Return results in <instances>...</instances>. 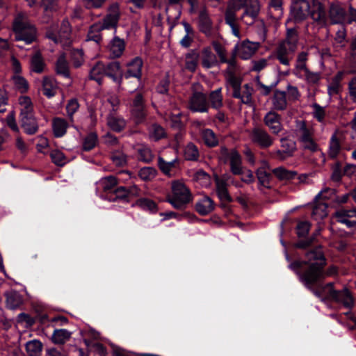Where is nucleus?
Listing matches in <instances>:
<instances>
[{
  "label": "nucleus",
  "instance_id": "nucleus-1",
  "mask_svg": "<svg viewBox=\"0 0 356 356\" xmlns=\"http://www.w3.org/2000/svg\"><path fill=\"white\" fill-rule=\"evenodd\" d=\"M314 239V236H312L308 239L300 240L296 243L295 246L300 249L311 248L305 254V261L296 260L289 265V268L296 273L302 284L311 275L316 277L321 274L322 268L327 265V259L322 246L318 245L312 247Z\"/></svg>",
  "mask_w": 356,
  "mask_h": 356
},
{
  "label": "nucleus",
  "instance_id": "nucleus-2",
  "mask_svg": "<svg viewBox=\"0 0 356 356\" xmlns=\"http://www.w3.org/2000/svg\"><path fill=\"white\" fill-rule=\"evenodd\" d=\"M13 29L17 41L31 44L36 40V28L31 22L26 13L19 12L16 14L13 22Z\"/></svg>",
  "mask_w": 356,
  "mask_h": 356
},
{
  "label": "nucleus",
  "instance_id": "nucleus-3",
  "mask_svg": "<svg viewBox=\"0 0 356 356\" xmlns=\"http://www.w3.org/2000/svg\"><path fill=\"white\" fill-rule=\"evenodd\" d=\"M296 135L302 149L311 152L318 150V145L314 139L315 130L312 126L307 124L306 121H296Z\"/></svg>",
  "mask_w": 356,
  "mask_h": 356
},
{
  "label": "nucleus",
  "instance_id": "nucleus-4",
  "mask_svg": "<svg viewBox=\"0 0 356 356\" xmlns=\"http://www.w3.org/2000/svg\"><path fill=\"white\" fill-rule=\"evenodd\" d=\"M171 189L172 193L168 195L167 200L174 208L184 209L192 201V194L184 184L174 181L172 183Z\"/></svg>",
  "mask_w": 356,
  "mask_h": 356
},
{
  "label": "nucleus",
  "instance_id": "nucleus-5",
  "mask_svg": "<svg viewBox=\"0 0 356 356\" xmlns=\"http://www.w3.org/2000/svg\"><path fill=\"white\" fill-rule=\"evenodd\" d=\"M252 0H229L225 11V21L231 28L233 34L240 38V27L238 23L237 12L244 8Z\"/></svg>",
  "mask_w": 356,
  "mask_h": 356
},
{
  "label": "nucleus",
  "instance_id": "nucleus-6",
  "mask_svg": "<svg viewBox=\"0 0 356 356\" xmlns=\"http://www.w3.org/2000/svg\"><path fill=\"white\" fill-rule=\"evenodd\" d=\"M143 63L140 58L136 57L127 64L124 74L125 84L131 92L136 90L141 83L142 67Z\"/></svg>",
  "mask_w": 356,
  "mask_h": 356
},
{
  "label": "nucleus",
  "instance_id": "nucleus-7",
  "mask_svg": "<svg viewBox=\"0 0 356 356\" xmlns=\"http://www.w3.org/2000/svg\"><path fill=\"white\" fill-rule=\"evenodd\" d=\"M131 120L136 124L145 122L147 117V109L143 95L138 92L134 96L130 106Z\"/></svg>",
  "mask_w": 356,
  "mask_h": 356
},
{
  "label": "nucleus",
  "instance_id": "nucleus-8",
  "mask_svg": "<svg viewBox=\"0 0 356 356\" xmlns=\"http://www.w3.org/2000/svg\"><path fill=\"white\" fill-rule=\"evenodd\" d=\"M120 17L119 4L113 3L108 8V13L103 18L100 23L93 24L96 29H109L116 28Z\"/></svg>",
  "mask_w": 356,
  "mask_h": 356
},
{
  "label": "nucleus",
  "instance_id": "nucleus-9",
  "mask_svg": "<svg viewBox=\"0 0 356 356\" xmlns=\"http://www.w3.org/2000/svg\"><path fill=\"white\" fill-rule=\"evenodd\" d=\"M311 11V3L307 0H293L291 6V17L295 22L305 20Z\"/></svg>",
  "mask_w": 356,
  "mask_h": 356
},
{
  "label": "nucleus",
  "instance_id": "nucleus-10",
  "mask_svg": "<svg viewBox=\"0 0 356 356\" xmlns=\"http://www.w3.org/2000/svg\"><path fill=\"white\" fill-rule=\"evenodd\" d=\"M260 8L259 0H252L250 4L243 8V13L238 17V21L248 26L252 25L259 18Z\"/></svg>",
  "mask_w": 356,
  "mask_h": 356
},
{
  "label": "nucleus",
  "instance_id": "nucleus-11",
  "mask_svg": "<svg viewBox=\"0 0 356 356\" xmlns=\"http://www.w3.org/2000/svg\"><path fill=\"white\" fill-rule=\"evenodd\" d=\"M188 108L193 112L207 113L209 108L207 95L202 92H193L189 99Z\"/></svg>",
  "mask_w": 356,
  "mask_h": 356
},
{
  "label": "nucleus",
  "instance_id": "nucleus-12",
  "mask_svg": "<svg viewBox=\"0 0 356 356\" xmlns=\"http://www.w3.org/2000/svg\"><path fill=\"white\" fill-rule=\"evenodd\" d=\"M250 138L253 143L257 145L262 149L270 147L274 141L273 137L261 127H254L250 134Z\"/></svg>",
  "mask_w": 356,
  "mask_h": 356
},
{
  "label": "nucleus",
  "instance_id": "nucleus-13",
  "mask_svg": "<svg viewBox=\"0 0 356 356\" xmlns=\"http://www.w3.org/2000/svg\"><path fill=\"white\" fill-rule=\"evenodd\" d=\"M304 285L322 300L331 301L335 291L334 283L332 282H330L326 284H322L321 282H319L312 284L310 285Z\"/></svg>",
  "mask_w": 356,
  "mask_h": 356
},
{
  "label": "nucleus",
  "instance_id": "nucleus-14",
  "mask_svg": "<svg viewBox=\"0 0 356 356\" xmlns=\"http://www.w3.org/2000/svg\"><path fill=\"white\" fill-rule=\"evenodd\" d=\"M343 140L342 132L336 130L331 136L327 149V156L332 160H335L339 156L341 151V145Z\"/></svg>",
  "mask_w": 356,
  "mask_h": 356
},
{
  "label": "nucleus",
  "instance_id": "nucleus-15",
  "mask_svg": "<svg viewBox=\"0 0 356 356\" xmlns=\"http://www.w3.org/2000/svg\"><path fill=\"white\" fill-rule=\"evenodd\" d=\"M309 16L321 26L326 24L327 17L325 7L318 0H312L311 11Z\"/></svg>",
  "mask_w": 356,
  "mask_h": 356
},
{
  "label": "nucleus",
  "instance_id": "nucleus-16",
  "mask_svg": "<svg viewBox=\"0 0 356 356\" xmlns=\"http://www.w3.org/2000/svg\"><path fill=\"white\" fill-rule=\"evenodd\" d=\"M296 51V49L287 47L284 44L279 43L275 50V56L282 65L289 66Z\"/></svg>",
  "mask_w": 356,
  "mask_h": 356
},
{
  "label": "nucleus",
  "instance_id": "nucleus-17",
  "mask_svg": "<svg viewBox=\"0 0 356 356\" xmlns=\"http://www.w3.org/2000/svg\"><path fill=\"white\" fill-rule=\"evenodd\" d=\"M6 307L10 310L19 309L24 304L23 296L17 291L10 289L4 293Z\"/></svg>",
  "mask_w": 356,
  "mask_h": 356
},
{
  "label": "nucleus",
  "instance_id": "nucleus-18",
  "mask_svg": "<svg viewBox=\"0 0 356 356\" xmlns=\"http://www.w3.org/2000/svg\"><path fill=\"white\" fill-rule=\"evenodd\" d=\"M281 119V115L276 112L269 111L264 116V122L273 134L277 135L282 130Z\"/></svg>",
  "mask_w": 356,
  "mask_h": 356
},
{
  "label": "nucleus",
  "instance_id": "nucleus-19",
  "mask_svg": "<svg viewBox=\"0 0 356 356\" xmlns=\"http://www.w3.org/2000/svg\"><path fill=\"white\" fill-rule=\"evenodd\" d=\"M331 301L343 305L345 307L352 308L354 306V298L351 292L347 289L335 290Z\"/></svg>",
  "mask_w": 356,
  "mask_h": 356
},
{
  "label": "nucleus",
  "instance_id": "nucleus-20",
  "mask_svg": "<svg viewBox=\"0 0 356 356\" xmlns=\"http://www.w3.org/2000/svg\"><path fill=\"white\" fill-rule=\"evenodd\" d=\"M334 216L338 222L346 224L348 227L356 225V209H339L335 211Z\"/></svg>",
  "mask_w": 356,
  "mask_h": 356
},
{
  "label": "nucleus",
  "instance_id": "nucleus-21",
  "mask_svg": "<svg viewBox=\"0 0 356 356\" xmlns=\"http://www.w3.org/2000/svg\"><path fill=\"white\" fill-rule=\"evenodd\" d=\"M269 170V163L266 161L263 160L261 161V166L256 171V175L259 184L267 188H270V183L272 179V175Z\"/></svg>",
  "mask_w": 356,
  "mask_h": 356
},
{
  "label": "nucleus",
  "instance_id": "nucleus-22",
  "mask_svg": "<svg viewBox=\"0 0 356 356\" xmlns=\"http://www.w3.org/2000/svg\"><path fill=\"white\" fill-rule=\"evenodd\" d=\"M280 141L282 149L277 150L276 154L282 159L292 156L297 149L296 141L288 138H283Z\"/></svg>",
  "mask_w": 356,
  "mask_h": 356
},
{
  "label": "nucleus",
  "instance_id": "nucleus-23",
  "mask_svg": "<svg viewBox=\"0 0 356 356\" xmlns=\"http://www.w3.org/2000/svg\"><path fill=\"white\" fill-rule=\"evenodd\" d=\"M199 30L207 36L211 35L213 22L206 8L200 11L198 16Z\"/></svg>",
  "mask_w": 356,
  "mask_h": 356
},
{
  "label": "nucleus",
  "instance_id": "nucleus-24",
  "mask_svg": "<svg viewBox=\"0 0 356 356\" xmlns=\"http://www.w3.org/2000/svg\"><path fill=\"white\" fill-rule=\"evenodd\" d=\"M321 274L316 277L311 275L303 284L310 285L312 284L322 282L327 277L336 275L338 273V268L336 266H330L326 270L325 267L321 269Z\"/></svg>",
  "mask_w": 356,
  "mask_h": 356
},
{
  "label": "nucleus",
  "instance_id": "nucleus-25",
  "mask_svg": "<svg viewBox=\"0 0 356 356\" xmlns=\"http://www.w3.org/2000/svg\"><path fill=\"white\" fill-rule=\"evenodd\" d=\"M21 127L24 131L29 134H35L38 130V122L34 114L20 117Z\"/></svg>",
  "mask_w": 356,
  "mask_h": 356
},
{
  "label": "nucleus",
  "instance_id": "nucleus-26",
  "mask_svg": "<svg viewBox=\"0 0 356 356\" xmlns=\"http://www.w3.org/2000/svg\"><path fill=\"white\" fill-rule=\"evenodd\" d=\"M289 101L285 91L275 90L272 97V104L275 110L284 111L286 109Z\"/></svg>",
  "mask_w": 356,
  "mask_h": 356
},
{
  "label": "nucleus",
  "instance_id": "nucleus-27",
  "mask_svg": "<svg viewBox=\"0 0 356 356\" xmlns=\"http://www.w3.org/2000/svg\"><path fill=\"white\" fill-rule=\"evenodd\" d=\"M238 47L240 50V57L242 59H248L258 50L259 43L245 40L239 44Z\"/></svg>",
  "mask_w": 356,
  "mask_h": 356
},
{
  "label": "nucleus",
  "instance_id": "nucleus-28",
  "mask_svg": "<svg viewBox=\"0 0 356 356\" xmlns=\"http://www.w3.org/2000/svg\"><path fill=\"white\" fill-rule=\"evenodd\" d=\"M329 16L332 23H341L345 19L346 10L338 3H332L330 6Z\"/></svg>",
  "mask_w": 356,
  "mask_h": 356
},
{
  "label": "nucleus",
  "instance_id": "nucleus-29",
  "mask_svg": "<svg viewBox=\"0 0 356 356\" xmlns=\"http://www.w3.org/2000/svg\"><path fill=\"white\" fill-rule=\"evenodd\" d=\"M125 49V42L123 39L119 37H114L109 44L110 57L112 58H119L122 56Z\"/></svg>",
  "mask_w": 356,
  "mask_h": 356
},
{
  "label": "nucleus",
  "instance_id": "nucleus-30",
  "mask_svg": "<svg viewBox=\"0 0 356 356\" xmlns=\"http://www.w3.org/2000/svg\"><path fill=\"white\" fill-rule=\"evenodd\" d=\"M121 66L118 61H113L104 65V75L111 77L114 81L118 82L121 84L122 81V76L120 78L118 77V73L120 71Z\"/></svg>",
  "mask_w": 356,
  "mask_h": 356
},
{
  "label": "nucleus",
  "instance_id": "nucleus-31",
  "mask_svg": "<svg viewBox=\"0 0 356 356\" xmlns=\"http://www.w3.org/2000/svg\"><path fill=\"white\" fill-rule=\"evenodd\" d=\"M71 26L68 20H63L59 31L58 35L60 37V43L63 46H69L71 43Z\"/></svg>",
  "mask_w": 356,
  "mask_h": 356
},
{
  "label": "nucleus",
  "instance_id": "nucleus-32",
  "mask_svg": "<svg viewBox=\"0 0 356 356\" xmlns=\"http://www.w3.org/2000/svg\"><path fill=\"white\" fill-rule=\"evenodd\" d=\"M29 7L39 6L44 8V12H54L58 8L56 0H26Z\"/></svg>",
  "mask_w": 356,
  "mask_h": 356
},
{
  "label": "nucleus",
  "instance_id": "nucleus-33",
  "mask_svg": "<svg viewBox=\"0 0 356 356\" xmlns=\"http://www.w3.org/2000/svg\"><path fill=\"white\" fill-rule=\"evenodd\" d=\"M55 70L57 74L62 75L65 78H70V67L66 60L65 54H62L58 58L55 65Z\"/></svg>",
  "mask_w": 356,
  "mask_h": 356
},
{
  "label": "nucleus",
  "instance_id": "nucleus-34",
  "mask_svg": "<svg viewBox=\"0 0 356 356\" xmlns=\"http://www.w3.org/2000/svg\"><path fill=\"white\" fill-rule=\"evenodd\" d=\"M230 170L234 175H241L243 173L241 156L236 149L230 152Z\"/></svg>",
  "mask_w": 356,
  "mask_h": 356
},
{
  "label": "nucleus",
  "instance_id": "nucleus-35",
  "mask_svg": "<svg viewBox=\"0 0 356 356\" xmlns=\"http://www.w3.org/2000/svg\"><path fill=\"white\" fill-rule=\"evenodd\" d=\"M45 63L40 51H36L31 58L30 68L32 72L38 74L43 72Z\"/></svg>",
  "mask_w": 356,
  "mask_h": 356
},
{
  "label": "nucleus",
  "instance_id": "nucleus-36",
  "mask_svg": "<svg viewBox=\"0 0 356 356\" xmlns=\"http://www.w3.org/2000/svg\"><path fill=\"white\" fill-rule=\"evenodd\" d=\"M209 107L214 109L220 110L223 106V97L221 92V88L211 91L207 96Z\"/></svg>",
  "mask_w": 356,
  "mask_h": 356
},
{
  "label": "nucleus",
  "instance_id": "nucleus-37",
  "mask_svg": "<svg viewBox=\"0 0 356 356\" xmlns=\"http://www.w3.org/2000/svg\"><path fill=\"white\" fill-rule=\"evenodd\" d=\"M195 209L202 216L207 215L214 209L213 201L209 197H204L195 204Z\"/></svg>",
  "mask_w": 356,
  "mask_h": 356
},
{
  "label": "nucleus",
  "instance_id": "nucleus-38",
  "mask_svg": "<svg viewBox=\"0 0 356 356\" xmlns=\"http://www.w3.org/2000/svg\"><path fill=\"white\" fill-rule=\"evenodd\" d=\"M68 122L61 118H54L52 120V129L56 137L63 136L67 131Z\"/></svg>",
  "mask_w": 356,
  "mask_h": 356
},
{
  "label": "nucleus",
  "instance_id": "nucleus-39",
  "mask_svg": "<svg viewBox=\"0 0 356 356\" xmlns=\"http://www.w3.org/2000/svg\"><path fill=\"white\" fill-rule=\"evenodd\" d=\"M226 82L229 84L232 88L233 89L232 97H240V90L242 80L241 78L236 76L233 73H226Z\"/></svg>",
  "mask_w": 356,
  "mask_h": 356
},
{
  "label": "nucleus",
  "instance_id": "nucleus-40",
  "mask_svg": "<svg viewBox=\"0 0 356 356\" xmlns=\"http://www.w3.org/2000/svg\"><path fill=\"white\" fill-rule=\"evenodd\" d=\"M199 57L200 54L195 50H191L186 54L185 56V68L191 72H194L198 65Z\"/></svg>",
  "mask_w": 356,
  "mask_h": 356
},
{
  "label": "nucleus",
  "instance_id": "nucleus-41",
  "mask_svg": "<svg viewBox=\"0 0 356 356\" xmlns=\"http://www.w3.org/2000/svg\"><path fill=\"white\" fill-rule=\"evenodd\" d=\"M298 42V34L296 29H288L286 30V38L280 43L284 44L287 47L297 49Z\"/></svg>",
  "mask_w": 356,
  "mask_h": 356
},
{
  "label": "nucleus",
  "instance_id": "nucleus-42",
  "mask_svg": "<svg viewBox=\"0 0 356 356\" xmlns=\"http://www.w3.org/2000/svg\"><path fill=\"white\" fill-rule=\"evenodd\" d=\"M304 73L303 76L307 84L311 87L318 86L321 79V74L311 71L308 67L302 71Z\"/></svg>",
  "mask_w": 356,
  "mask_h": 356
},
{
  "label": "nucleus",
  "instance_id": "nucleus-43",
  "mask_svg": "<svg viewBox=\"0 0 356 356\" xmlns=\"http://www.w3.org/2000/svg\"><path fill=\"white\" fill-rule=\"evenodd\" d=\"M216 56L210 47H205L202 50V65L205 68H210L216 63Z\"/></svg>",
  "mask_w": 356,
  "mask_h": 356
},
{
  "label": "nucleus",
  "instance_id": "nucleus-44",
  "mask_svg": "<svg viewBox=\"0 0 356 356\" xmlns=\"http://www.w3.org/2000/svg\"><path fill=\"white\" fill-rule=\"evenodd\" d=\"M20 105V117L33 114V105L28 96H22L19 98Z\"/></svg>",
  "mask_w": 356,
  "mask_h": 356
},
{
  "label": "nucleus",
  "instance_id": "nucleus-45",
  "mask_svg": "<svg viewBox=\"0 0 356 356\" xmlns=\"http://www.w3.org/2000/svg\"><path fill=\"white\" fill-rule=\"evenodd\" d=\"M216 191L219 198L221 200H225L228 202H231L232 199L228 193L227 188V183L222 179L218 178L216 179Z\"/></svg>",
  "mask_w": 356,
  "mask_h": 356
},
{
  "label": "nucleus",
  "instance_id": "nucleus-46",
  "mask_svg": "<svg viewBox=\"0 0 356 356\" xmlns=\"http://www.w3.org/2000/svg\"><path fill=\"white\" fill-rule=\"evenodd\" d=\"M103 75H104V64L99 61L97 62L90 70V79L96 81L100 85Z\"/></svg>",
  "mask_w": 356,
  "mask_h": 356
},
{
  "label": "nucleus",
  "instance_id": "nucleus-47",
  "mask_svg": "<svg viewBox=\"0 0 356 356\" xmlns=\"http://www.w3.org/2000/svg\"><path fill=\"white\" fill-rule=\"evenodd\" d=\"M274 175L281 181L291 180L297 176V172L293 170H288L284 167H279L272 170Z\"/></svg>",
  "mask_w": 356,
  "mask_h": 356
},
{
  "label": "nucleus",
  "instance_id": "nucleus-48",
  "mask_svg": "<svg viewBox=\"0 0 356 356\" xmlns=\"http://www.w3.org/2000/svg\"><path fill=\"white\" fill-rule=\"evenodd\" d=\"M42 343L37 339L26 343V350L29 356H40L42 350Z\"/></svg>",
  "mask_w": 356,
  "mask_h": 356
},
{
  "label": "nucleus",
  "instance_id": "nucleus-49",
  "mask_svg": "<svg viewBox=\"0 0 356 356\" xmlns=\"http://www.w3.org/2000/svg\"><path fill=\"white\" fill-rule=\"evenodd\" d=\"M71 334L67 330H56L52 334L51 341L56 344H63L71 337Z\"/></svg>",
  "mask_w": 356,
  "mask_h": 356
},
{
  "label": "nucleus",
  "instance_id": "nucleus-50",
  "mask_svg": "<svg viewBox=\"0 0 356 356\" xmlns=\"http://www.w3.org/2000/svg\"><path fill=\"white\" fill-rule=\"evenodd\" d=\"M308 57L309 53L307 51H303L298 54L295 66V70L297 73L300 74L302 70L308 67L307 65Z\"/></svg>",
  "mask_w": 356,
  "mask_h": 356
},
{
  "label": "nucleus",
  "instance_id": "nucleus-51",
  "mask_svg": "<svg viewBox=\"0 0 356 356\" xmlns=\"http://www.w3.org/2000/svg\"><path fill=\"white\" fill-rule=\"evenodd\" d=\"M107 124L113 131L120 132L124 129L126 122L122 118L109 115L107 118Z\"/></svg>",
  "mask_w": 356,
  "mask_h": 356
},
{
  "label": "nucleus",
  "instance_id": "nucleus-52",
  "mask_svg": "<svg viewBox=\"0 0 356 356\" xmlns=\"http://www.w3.org/2000/svg\"><path fill=\"white\" fill-rule=\"evenodd\" d=\"M343 73L338 72L337 74L332 79V81L328 86V92L330 95H336L341 90V81L343 79Z\"/></svg>",
  "mask_w": 356,
  "mask_h": 356
},
{
  "label": "nucleus",
  "instance_id": "nucleus-53",
  "mask_svg": "<svg viewBox=\"0 0 356 356\" xmlns=\"http://www.w3.org/2000/svg\"><path fill=\"white\" fill-rule=\"evenodd\" d=\"M42 90L45 96L50 98L56 95V86L53 79L44 76L42 80Z\"/></svg>",
  "mask_w": 356,
  "mask_h": 356
},
{
  "label": "nucleus",
  "instance_id": "nucleus-54",
  "mask_svg": "<svg viewBox=\"0 0 356 356\" xmlns=\"http://www.w3.org/2000/svg\"><path fill=\"white\" fill-rule=\"evenodd\" d=\"M327 206L325 203L318 202L316 203L314 207L312 212V217L316 220H321L325 218L327 213Z\"/></svg>",
  "mask_w": 356,
  "mask_h": 356
},
{
  "label": "nucleus",
  "instance_id": "nucleus-55",
  "mask_svg": "<svg viewBox=\"0 0 356 356\" xmlns=\"http://www.w3.org/2000/svg\"><path fill=\"white\" fill-rule=\"evenodd\" d=\"M253 90V88L249 84H245L242 92L240 90V97L236 98L240 99L243 104H251L252 103Z\"/></svg>",
  "mask_w": 356,
  "mask_h": 356
},
{
  "label": "nucleus",
  "instance_id": "nucleus-56",
  "mask_svg": "<svg viewBox=\"0 0 356 356\" xmlns=\"http://www.w3.org/2000/svg\"><path fill=\"white\" fill-rule=\"evenodd\" d=\"M283 0H270L269 13L274 18H279L282 14Z\"/></svg>",
  "mask_w": 356,
  "mask_h": 356
},
{
  "label": "nucleus",
  "instance_id": "nucleus-57",
  "mask_svg": "<svg viewBox=\"0 0 356 356\" xmlns=\"http://www.w3.org/2000/svg\"><path fill=\"white\" fill-rule=\"evenodd\" d=\"M138 154V159L144 163H149L152 162L154 154L151 149L147 146H141L137 150Z\"/></svg>",
  "mask_w": 356,
  "mask_h": 356
},
{
  "label": "nucleus",
  "instance_id": "nucleus-58",
  "mask_svg": "<svg viewBox=\"0 0 356 356\" xmlns=\"http://www.w3.org/2000/svg\"><path fill=\"white\" fill-rule=\"evenodd\" d=\"M97 135L95 132L88 134L83 140V149L85 151H90L93 149L97 143Z\"/></svg>",
  "mask_w": 356,
  "mask_h": 356
},
{
  "label": "nucleus",
  "instance_id": "nucleus-59",
  "mask_svg": "<svg viewBox=\"0 0 356 356\" xmlns=\"http://www.w3.org/2000/svg\"><path fill=\"white\" fill-rule=\"evenodd\" d=\"M184 156L188 161H197L199 158L197 147L192 143H188L185 148Z\"/></svg>",
  "mask_w": 356,
  "mask_h": 356
},
{
  "label": "nucleus",
  "instance_id": "nucleus-60",
  "mask_svg": "<svg viewBox=\"0 0 356 356\" xmlns=\"http://www.w3.org/2000/svg\"><path fill=\"white\" fill-rule=\"evenodd\" d=\"M176 160L166 161L163 158L159 156L158 159V166L161 171L166 175L170 176V171L175 166Z\"/></svg>",
  "mask_w": 356,
  "mask_h": 356
},
{
  "label": "nucleus",
  "instance_id": "nucleus-61",
  "mask_svg": "<svg viewBox=\"0 0 356 356\" xmlns=\"http://www.w3.org/2000/svg\"><path fill=\"white\" fill-rule=\"evenodd\" d=\"M204 143L209 147H215L218 145V139L211 129H207L202 133Z\"/></svg>",
  "mask_w": 356,
  "mask_h": 356
},
{
  "label": "nucleus",
  "instance_id": "nucleus-62",
  "mask_svg": "<svg viewBox=\"0 0 356 356\" xmlns=\"http://www.w3.org/2000/svg\"><path fill=\"white\" fill-rule=\"evenodd\" d=\"M71 60L74 67H79L84 62L82 49H72L70 52Z\"/></svg>",
  "mask_w": 356,
  "mask_h": 356
},
{
  "label": "nucleus",
  "instance_id": "nucleus-63",
  "mask_svg": "<svg viewBox=\"0 0 356 356\" xmlns=\"http://www.w3.org/2000/svg\"><path fill=\"white\" fill-rule=\"evenodd\" d=\"M136 205L151 212H156L158 207L155 202L148 198H140L136 201Z\"/></svg>",
  "mask_w": 356,
  "mask_h": 356
},
{
  "label": "nucleus",
  "instance_id": "nucleus-64",
  "mask_svg": "<svg viewBox=\"0 0 356 356\" xmlns=\"http://www.w3.org/2000/svg\"><path fill=\"white\" fill-rule=\"evenodd\" d=\"M13 80L15 88L21 92L25 93L29 90V83L22 76L19 75L13 76Z\"/></svg>",
  "mask_w": 356,
  "mask_h": 356
}]
</instances>
